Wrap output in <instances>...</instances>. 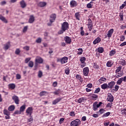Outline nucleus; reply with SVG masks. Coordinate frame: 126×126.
Segmentation results:
<instances>
[{
    "label": "nucleus",
    "instance_id": "c85d7f7f",
    "mask_svg": "<svg viewBox=\"0 0 126 126\" xmlns=\"http://www.w3.org/2000/svg\"><path fill=\"white\" fill-rule=\"evenodd\" d=\"M4 115L6 116H10V112L8 111L7 109H4L3 111Z\"/></svg>",
    "mask_w": 126,
    "mask_h": 126
},
{
    "label": "nucleus",
    "instance_id": "7c9ffc66",
    "mask_svg": "<svg viewBox=\"0 0 126 126\" xmlns=\"http://www.w3.org/2000/svg\"><path fill=\"white\" fill-rule=\"evenodd\" d=\"M8 87H9V88H10V89H12V90H13V89H15V84H9L8 85Z\"/></svg>",
    "mask_w": 126,
    "mask_h": 126
},
{
    "label": "nucleus",
    "instance_id": "e433bc0d",
    "mask_svg": "<svg viewBox=\"0 0 126 126\" xmlns=\"http://www.w3.org/2000/svg\"><path fill=\"white\" fill-rule=\"evenodd\" d=\"M110 115H111V112H107L104 114L103 116H102V118H107V117H109Z\"/></svg>",
    "mask_w": 126,
    "mask_h": 126
},
{
    "label": "nucleus",
    "instance_id": "0eeeda50",
    "mask_svg": "<svg viewBox=\"0 0 126 126\" xmlns=\"http://www.w3.org/2000/svg\"><path fill=\"white\" fill-rule=\"evenodd\" d=\"M56 18H57V15L56 14H52L50 16L49 21L50 23H53V22H55V20H56Z\"/></svg>",
    "mask_w": 126,
    "mask_h": 126
},
{
    "label": "nucleus",
    "instance_id": "4d7b16f0",
    "mask_svg": "<svg viewBox=\"0 0 126 126\" xmlns=\"http://www.w3.org/2000/svg\"><path fill=\"white\" fill-rule=\"evenodd\" d=\"M42 42V38L39 37L36 40V43H37L38 44L41 43Z\"/></svg>",
    "mask_w": 126,
    "mask_h": 126
},
{
    "label": "nucleus",
    "instance_id": "052dcab7",
    "mask_svg": "<svg viewBox=\"0 0 126 126\" xmlns=\"http://www.w3.org/2000/svg\"><path fill=\"white\" fill-rule=\"evenodd\" d=\"M15 54L16 55H19V54H20V49H17L15 52Z\"/></svg>",
    "mask_w": 126,
    "mask_h": 126
},
{
    "label": "nucleus",
    "instance_id": "20e7f679",
    "mask_svg": "<svg viewBox=\"0 0 126 126\" xmlns=\"http://www.w3.org/2000/svg\"><path fill=\"white\" fill-rule=\"evenodd\" d=\"M88 28L89 31H92V29H93V22H92V20L91 19L89 18L88 19Z\"/></svg>",
    "mask_w": 126,
    "mask_h": 126
},
{
    "label": "nucleus",
    "instance_id": "ea45409f",
    "mask_svg": "<svg viewBox=\"0 0 126 126\" xmlns=\"http://www.w3.org/2000/svg\"><path fill=\"white\" fill-rule=\"evenodd\" d=\"M28 66L29 67H33L34 66V63L32 61H30L28 64Z\"/></svg>",
    "mask_w": 126,
    "mask_h": 126
},
{
    "label": "nucleus",
    "instance_id": "a18cd8bd",
    "mask_svg": "<svg viewBox=\"0 0 126 126\" xmlns=\"http://www.w3.org/2000/svg\"><path fill=\"white\" fill-rule=\"evenodd\" d=\"M85 61H86V58L84 57H82L80 59V61L81 62V63H85Z\"/></svg>",
    "mask_w": 126,
    "mask_h": 126
},
{
    "label": "nucleus",
    "instance_id": "f704fd0d",
    "mask_svg": "<svg viewBox=\"0 0 126 126\" xmlns=\"http://www.w3.org/2000/svg\"><path fill=\"white\" fill-rule=\"evenodd\" d=\"M123 66L120 65L117 68V69L115 71V73H118V72H121L122 71V68Z\"/></svg>",
    "mask_w": 126,
    "mask_h": 126
},
{
    "label": "nucleus",
    "instance_id": "a19ab883",
    "mask_svg": "<svg viewBox=\"0 0 126 126\" xmlns=\"http://www.w3.org/2000/svg\"><path fill=\"white\" fill-rule=\"evenodd\" d=\"M92 3H93V2L91 1L90 3H88L87 4V7L88 8H92V6H93V4Z\"/></svg>",
    "mask_w": 126,
    "mask_h": 126
},
{
    "label": "nucleus",
    "instance_id": "864d4df0",
    "mask_svg": "<svg viewBox=\"0 0 126 126\" xmlns=\"http://www.w3.org/2000/svg\"><path fill=\"white\" fill-rule=\"evenodd\" d=\"M121 112L122 115H124V114H125V115H126V108L122 109Z\"/></svg>",
    "mask_w": 126,
    "mask_h": 126
},
{
    "label": "nucleus",
    "instance_id": "cd10ccee",
    "mask_svg": "<svg viewBox=\"0 0 126 126\" xmlns=\"http://www.w3.org/2000/svg\"><path fill=\"white\" fill-rule=\"evenodd\" d=\"M46 94H48V92L43 91L39 93V96L42 97V96H45Z\"/></svg>",
    "mask_w": 126,
    "mask_h": 126
},
{
    "label": "nucleus",
    "instance_id": "0e129e2a",
    "mask_svg": "<svg viewBox=\"0 0 126 126\" xmlns=\"http://www.w3.org/2000/svg\"><path fill=\"white\" fill-rule=\"evenodd\" d=\"M16 79H21V75L19 74H17L16 75Z\"/></svg>",
    "mask_w": 126,
    "mask_h": 126
},
{
    "label": "nucleus",
    "instance_id": "58836bf2",
    "mask_svg": "<svg viewBox=\"0 0 126 126\" xmlns=\"http://www.w3.org/2000/svg\"><path fill=\"white\" fill-rule=\"evenodd\" d=\"M97 51L98 53L102 54L104 52V48L103 47H98L97 48Z\"/></svg>",
    "mask_w": 126,
    "mask_h": 126
},
{
    "label": "nucleus",
    "instance_id": "774afa93",
    "mask_svg": "<svg viewBox=\"0 0 126 126\" xmlns=\"http://www.w3.org/2000/svg\"><path fill=\"white\" fill-rule=\"evenodd\" d=\"M88 88H91L92 87H93V85L92 83H89L88 84L87 86Z\"/></svg>",
    "mask_w": 126,
    "mask_h": 126
},
{
    "label": "nucleus",
    "instance_id": "bf43d9fd",
    "mask_svg": "<svg viewBox=\"0 0 126 126\" xmlns=\"http://www.w3.org/2000/svg\"><path fill=\"white\" fill-rule=\"evenodd\" d=\"M28 29V26L24 27V28L23 30V32L24 33H25V32H26L27 31Z\"/></svg>",
    "mask_w": 126,
    "mask_h": 126
},
{
    "label": "nucleus",
    "instance_id": "dca6fc26",
    "mask_svg": "<svg viewBox=\"0 0 126 126\" xmlns=\"http://www.w3.org/2000/svg\"><path fill=\"white\" fill-rule=\"evenodd\" d=\"M63 99V98L62 97H59L56 99H55L54 100L52 101L53 105H57L59 102H60L61 100Z\"/></svg>",
    "mask_w": 126,
    "mask_h": 126
},
{
    "label": "nucleus",
    "instance_id": "c03bdc74",
    "mask_svg": "<svg viewBox=\"0 0 126 126\" xmlns=\"http://www.w3.org/2000/svg\"><path fill=\"white\" fill-rule=\"evenodd\" d=\"M113 65V64L112 63V62L111 61H108L106 63V66L107 67H111Z\"/></svg>",
    "mask_w": 126,
    "mask_h": 126
},
{
    "label": "nucleus",
    "instance_id": "c756f323",
    "mask_svg": "<svg viewBox=\"0 0 126 126\" xmlns=\"http://www.w3.org/2000/svg\"><path fill=\"white\" fill-rule=\"evenodd\" d=\"M25 109H26V105H23L20 107V111L21 113L22 112H24L25 111Z\"/></svg>",
    "mask_w": 126,
    "mask_h": 126
},
{
    "label": "nucleus",
    "instance_id": "bb28decb",
    "mask_svg": "<svg viewBox=\"0 0 126 126\" xmlns=\"http://www.w3.org/2000/svg\"><path fill=\"white\" fill-rule=\"evenodd\" d=\"M86 100V98H85V97H80L78 100V103H79L80 104L82 103V102H84Z\"/></svg>",
    "mask_w": 126,
    "mask_h": 126
},
{
    "label": "nucleus",
    "instance_id": "13d9d810",
    "mask_svg": "<svg viewBox=\"0 0 126 126\" xmlns=\"http://www.w3.org/2000/svg\"><path fill=\"white\" fill-rule=\"evenodd\" d=\"M119 16L121 18V21H123L124 20V14L120 13L119 14Z\"/></svg>",
    "mask_w": 126,
    "mask_h": 126
},
{
    "label": "nucleus",
    "instance_id": "37998d69",
    "mask_svg": "<svg viewBox=\"0 0 126 126\" xmlns=\"http://www.w3.org/2000/svg\"><path fill=\"white\" fill-rule=\"evenodd\" d=\"M116 54V50H112L109 53V56H110L111 57L114 56V55H115Z\"/></svg>",
    "mask_w": 126,
    "mask_h": 126
},
{
    "label": "nucleus",
    "instance_id": "4c0bfd02",
    "mask_svg": "<svg viewBox=\"0 0 126 126\" xmlns=\"http://www.w3.org/2000/svg\"><path fill=\"white\" fill-rule=\"evenodd\" d=\"M123 78H121L119 79V80L117 81V85H121L123 82Z\"/></svg>",
    "mask_w": 126,
    "mask_h": 126
},
{
    "label": "nucleus",
    "instance_id": "79ce46f5",
    "mask_svg": "<svg viewBox=\"0 0 126 126\" xmlns=\"http://www.w3.org/2000/svg\"><path fill=\"white\" fill-rule=\"evenodd\" d=\"M76 78H77V79H78V80H79V81L80 82L82 81V77H81V76L79 74L76 75Z\"/></svg>",
    "mask_w": 126,
    "mask_h": 126
},
{
    "label": "nucleus",
    "instance_id": "9b49d317",
    "mask_svg": "<svg viewBox=\"0 0 126 126\" xmlns=\"http://www.w3.org/2000/svg\"><path fill=\"white\" fill-rule=\"evenodd\" d=\"M64 40L66 44H71V38L68 36H66L64 37Z\"/></svg>",
    "mask_w": 126,
    "mask_h": 126
},
{
    "label": "nucleus",
    "instance_id": "3c124183",
    "mask_svg": "<svg viewBox=\"0 0 126 126\" xmlns=\"http://www.w3.org/2000/svg\"><path fill=\"white\" fill-rule=\"evenodd\" d=\"M31 61V58H27L25 60V63H28Z\"/></svg>",
    "mask_w": 126,
    "mask_h": 126
},
{
    "label": "nucleus",
    "instance_id": "2eb2a0df",
    "mask_svg": "<svg viewBox=\"0 0 126 126\" xmlns=\"http://www.w3.org/2000/svg\"><path fill=\"white\" fill-rule=\"evenodd\" d=\"M47 5V2L45 1H40L37 4V6H39V7H45Z\"/></svg>",
    "mask_w": 126,
    "mask_h": 126
},
{
    "label": "nucleus",
    "instance_id": "473e14b6",
    "mask_svg": "<svg viewBox=\"0 0 126 126\" xmlns=\"http://www.w3.org/2000/svg\"><path fill=\"white\" fill-rule=\"evenodd\" d=\"M93 67L95 69H100V67L99 66V65L97 64V63H94Z\"/></svg>",
    "mask_w": 126,
    "mask_h": 126
},
{
    "label": "nucleus",
    "instance_id": "9d476101",
    "mask_svg": "<svg viewBox=\"0 0 126 126\" xmlns=\"http://www.w3.org/2000/svg\"><path fill=\"white\" fill-rule=\"evenodd\" d=\"M68 61V58L66 57H63L61 58V63L63 64V63H66Z\"/></svg>",
    "mask_w": 126,
    "mask_h": 126
},
{
    "label": "nucleus",
    "instance_id": "412c9836",
    "mask_svg": "<svg viewBox=\"0 0 126 126\" xmlns=\"http://www.w3.org/2000/svg\"><path fill=\"white\" fill-rule=\"evenodd\" d=\"M119 64H121V65H126V61L124 59H120L119 61Z\"/></svg>",
    "mask_w": 126,
    "mask_h": 126
},
{
    "label": "nucleus",
    "instance_id": "6e6d98bb",
    "mask_svg": "<svg viewBox=\"0 0 126 126\" xmlns=\"http://www.w3.org/2000/svg\"><path fill=\"white\" fill-rule=\"evenodd\" d=\"M100 91H101V89H100V88H97L94 91V93L95 94L99 93Z\"/></svg>",
    "mask_w": 126,
    "mask_h": 126
},
{
    "label": "nucleus",
    "instance_id": "5701e85b",
    "mask_svg": "<svg viewBox=\"0 0 126 126\" xmlns=\"http://www.w3.org/2000/svg\"><path fill=\"white\" fill-rule=\"evenodd\" d=\"M70 5L71 7H74V6H76L77 4L76 3V1L75 0H71L70 2Z\"/></svg>",
    "mask_w": 126,
    "mask_h": 126
},
{
    "label": "nucleus",
    "instance_id": "393cba45",
    "mask_svg": "<svg viewBox=\"0 0 126 126\" xmlns=\"http://www.w3.org/2000/svg\"><path fill=\"white\" fill-rule=\"evenodd\" d=\"M30 116V118L27 119V123L28 124H29L30 123V125L32 124V123H33V116H32V115L29 116Z\"/></svg>",
    "mask_w": 126,
    "mask_h": 126
},
{
    "label": "nucleus",
    "instance_id": "aec40b11",
    "mask_svg": "<svg viewBox=\"0 0 126 126\" xmlns=\"http://www.w3.org/2000/svg\"><path fill=\"white\" fill-rule=\"evenodd\" d=\"M115 73V77H116V78H119V77H121L124 75V72L123 71Z\"/></svg>",
    "mask_w": 126,
    "mask_h": 126
},
{
    "label": "nucleus",
    "instance_id": "5fc2aeb1",
    "mask_svg": "<svg viewBox=\"0 0 126 126\" xmlns=\"http://www.w3.org/2000/svg\"><path fill=\"white\" fill-rule=\"evenodd\" d=\"M85 66H86V63L85 62H81V67L83 68Z\"/></svg>",
    "mask_w": 126,
    "mask_h": 126
},
{
    "label": "nucleus",
    "instance_id": "6e6552de",
    "mask_svg": "<svg viewBox=\"0 0 126 126\" xmlns=\"http://www.w3.org/2000/svg\"><path fill=\"white\" fill-rule=\"evenodd\" d=\"M83 73L84 76H88V74H89V68L88 67H86L83 68Z\"/></svg>",
    "mask_w": 126,
    "mask_h": 126
},
{
    "label": "nucleus",
    "instance_id": "b1692460",
    "mask_svg": "<svg viewBox=\"0 0 126 126\" xmlns=\"http://www.w3.org/2000/svg\"><path fill=\"white\" fill-rule=\"evenodd\" d=\"M101 88L102 89H103V90H105V89H109V87L107 83H104L103 84L101 85Z\"/></svg>",
    "mask_w": 126,
    "mask_h": 126
},
{
    "label": "nucleus",
    "instance_id": "f257e3e1",
    "mask_svg": "<svg viewBox=\"0 0 126 126\" xmlns=\"http://www.w3.org/2000/svg\"><path fill=\"white\" fill-rule=\"evenodd\" d=\"M61 30L58 32L59 35H61V34H63L64 32H65L67 30L69 29V24L66 22H64L63 23L61 24Z\"/></svg>",
    "mask_w": 126,
    "mask_h": 126
},
{
    "label": "nucleus",
    "instance_id": "f03ea898",
    "mask_svg": "<svg viewBox=\"0 0 126 126\" xmlns=\"http://www.w3.org/2000/svg\"><path fill=\"white\" fill-rule=\"evenodd\" d=\"M43 63H44V60L40 57H37L35 60V67H37L38 66V63L41 64Z\"/></svg>",
    "mask_w": 126,
    "mask_h": 126
},
{
    "label": "nucleus",
    "instance_id": "680f3d73",
    "mask_svg": "<svg viewBox=\"0 0 126 126\" xmlns=\"http://www.w3.org/2000/svg\"><path fill=\"white\" fill-rule=\"evenodd\" d=\"M24 50H26V51H29L30 50V47L28 46H26L23 47Z\"/></svg>",
    "mask_w": 126,
    "mask_h": 126
},
{
    "label": "nucleus",
    "instance_id": "ddd939ff",
    "mask_svg": "<svg viewBox=\"0 0 126 126\" xmlns=\"http://www.w3.org/2000/svg\"><path fill=\"white\" fill-rule=\"evenodd\" d=\"M107 100L108 102H114V96H113L111 94H108Z\"/></svg>",
    "mask_w": 126,
    "mask_h": 126
},
{
    "label": "nucleus",
    "instance_id": "4be33fe9",
    "mask_svg": "<svg viewBox=\"0 0 126 126\" xmlns=\"http://www.w3.org/2000/svg\"><path fill=\"white\" fill-rule=\"evenodd\" d=\"M100 42H101V38L97 37L94 40L93 44L94 45H96V44L100 43Z\"/></svg>",
    "mask_w": 126,
    "mask_h": 126
},
{
    "label": "nucleus",
    "instance_id": "a878e982",
    "mask_svg": "<svg viewBox=\"0 0 126 126\" xmlns=\"http://www.w3.org/2000/svg\"><path fill=\"white\" fill-rule=\"evenodd\" d=\"M0 20H1L4 23H7V20L5 19L2 15H0Z\"/></svg>",
    "mask_w": 126,
    "mask_h": 126
},
{
    "label": "nucleus",
    "instance_id": "338daca9",
    "mask_svg": "<svg viewBox=\"0 0 126 126\" xmlns=\"http://www.w3.org/2000/svg\"><path fill=\"white\" fill-rule=\"evenodd\" d=\"M69 115L71 117H73L74 116H75V113H74V111H71L70 112Z\"/></svg>",
    "mask_w": 126,
    "mask_h": 126
},
{
    "label": "nucleus",
    "instance_id": "09e8293b",
    "mask_svg": "<svg viewBox=\"0 0 126 126\" xmlns=\"http://www.w3.org/2000/svg\"><path fill=\"white\" fill-rule=\"evenodd\" d=\"M101 81H103V82H106V81H107V79L104 77H101L99 79V82H102Z\"/></svg>",
    "mask_w": 126,
    "mask_h": 126
},
{
    "label": "nucleus",
    "instance_id": "423d86ee",
    "mask_svg": "<svg viewBox=\"0 0 126 126\" xmlns=\"http://www.w3.org/2000/svg\"><path fill=\"white\" fill-rule=\"evenodd\" d=\"M26 113L27 114V116H32V114H33V107H28L26 111Z\"/></svg>",
    "mask_w": 126,
    "mask_h": 126
},
{
    "label": "nucleus",
    "instance_id": "8fccbe9b",
    "mask_svg": "<svg viewBox=\"0 0 126 126\" xmlns=\"http://www.w3.org/2000/svg\"><path fill=\"white\" fill-rule=\"evenodd\" d=\"M70 71V70L69 69V68H67L65 69V74H67V75H68L69 74V72Z\"/></svg>",
    "mask_w": 126,
    "mask_h": 126
},
{
    "label": "nucleus",
    "instance_id": "1a4fd4ad",
    "mask_svg": "<svg viewBox=\"0 0 126 126\" xmlns=\"http://www.w3.org/2000/svg\"><path fill=\"white\" fill-rule=\"evenodd\" d=\"M12 99L13 100L16 105L19 104V98L18 96H17V95H13L12 97Z\"/></svg>",
    "mask_w": 126,
    "mask_h": 126
},
{
    "label": "nucleus",
    "instance_id": "de8ad7c7",
    "mask_svg": "<svg viewBox=\"0 0 126 126\" xmlns=\"http://www.w3.org/2000/svg\"><path fill=\"white\" fill-rule=\"evenodd\" d=\"M42 76H43V72H42V71L39 70L38 73V77L39 78H41V77H42Z\"/></svg>",
    "mask_w": 126,
    "mask_h": 126
},
{
    "label": "nucleus",
    "instance_id": "7ed1b4c3",
    "mask_svg": "<svg viewBox=\"0 0 126 126\" xmlns=\"http://www.w3.org/2000/svg\"><path fill=\"white\" fill-rule=\"evenodd\" d=\"M102 104H103L102 102H99L98 103V102L96 101V102H94V103H93V110L94 111H97L98 108H99L100 106L102 105Z\"/></svg>",
    "mask_w": 126,
    "mask_h": 126
},
{
    "label": "nucleus",
    "instance_id": "f8f14e48",
    "mask_svg": "<svg viewBox=\"0 0 126 126\" xmlns=\"http://www.w3.org/2000/svg\"><path fill=\"white\" fill-rule=\"evenodd\" d=\"M116 84V82L115 81H111L109 82L107 85L108 86L109 89H113L114 88V86H115Z\"/></svg>",
    "mask_w": 126,
    "mask_h": 126
},
{
    "label": "nucleus",
    "instance_id": "69168bd1",
    "mask_svg": "<svg viewBox=\"0 0 126 126\" xmlns=\"http://www.w3.org/2000/svg\"><path fill=\"white\" fill-rule=\"evenodd\" d=\"M52 86L53 87H57L58 86V82H54L52 84Z\"/></svg>",
    "mask_w": 126,
    "mask_h": 126
},
{
    "label": "nucleus",
    "instance_id": "e2e57ef3",
    "mask_svg": "<svg viewBox=\"0 0 126 126\" xmlns=\"http://www.w3.org/2000/svg\"><path fill=\"white\" fill-rule=\"evenodd\" d=\"M125 39H126V37H125L124 35H121L120 36V41H122L123 42V41H125Z\"/></svg>",
    "mask_w": 126,
    "mask_h": 126
},
{
    "label": "nucleus",
    "instance_id": "49530a36",
    "mask_svg": "<svg viewBox=\"0 0 126 126\" xmlns=\"http://www.w3.org/2000/svg\"><path fill=\"white\" fill-rule=\"evenodd\" d=\"M78 50L79 51L78 52L77 55H82L83 53V49L82 48H79Z\"/></svg>",
    "mask_w": 126,
    "mask_h": 126
},
{
    "label": "nucleus",
    "instance_id": "72a5a7b5",
    "mask_svg": "<svg viewBox=\"0 0 126 126\" xmlns=\"http://www.w3.org/2000/svg\"><path fill=\"white\" fill-rule=\"evenodd\" d=\"M15 109V106H14V105H10L8 108V111H10V112L11 111H14Z\"/></svg>",
    "mask_w": 126,
    "mask_h": 126
},
{
    "label": "nucleus",
    "instance_id": "f3484780",
    "mask_svg": "<svg viewBox=\"0 0 126 126\" xmlns=\"http://www.w3.org/2000/svg\"><path fill=\"white\" fill-rule=\"evenodd\" d=\"M20 4L22 8H25V7H26V6H27V4H26V3L25 2V1H24V0H22L20 2Z\"/></svg>",
    "mask_w": 126,
    "mask_h": 126
},
{
    "label": "nucleus",
    "instance_id": "a211bd4d",
    "mask_svg": "<svg viewBox=\"0 0 126 126\" xmlns=\"http://www.w3.org/2000/svg\"><path fill=\"white\" fill-rule=\"evenodd\" d=\"M114 33V29H110L107 33V36L108 37V38H111L112 37V35H113V33Z\"/></svg>",
    "mask_w": 126,
    "mask_h": 126
},
{
    "label": "nucleus",
    "instance_id": "2f4dec72",
    "mask_svg": "<svg viewBox=\"0 0 126 126\" xmlns=\"http://www.w3.org/2000/svg\"><path fill=\"white\" fill-rule=\"evenodd\" d=\"M53 93L54 94V95H59V94H61V89H58L55 92H53Z\"/></svg>",
    "mask_w": 126,
    "mask_h": 126
},
{
    "label": "nucleus",
    "instance_id": "6ab92c4d",
    "mask_svg": "<svg viewBox=\"0 0 126 126\" xmlns=\"http://www.w3.org/2000/svg\"><path fill=\"white\" fill-rule=\"evenodd\" d=\"M35 21V17L33 15L30 16V19H29V23L32 24Z\"/></svg>",
    "mask_w": 126,
    "mask_h": 126
},
{
    "label": "nucleus",
    "instance_id": "39448f33",
    "mask_svg": "<svg viewBox=\"0 0 126 126\" xmlns=\"http://www.w3.org/2000/svg\"><path fill=\"white\" fill-rule=\"evenodd\" d=\"M81 124V122L79 119H76L72 121L70 123L71 126H78Z\"/></svg>",
    "mask_w": 126,
    "mask_h": 126
},
{
    "label": "nucleus",
    "instance_id": "603ef678",
    "mask_svg": "<svg viewBox=\"0 0 126 126\" xmlns=\"http://www.w3.org/2000/svg\"><path fill=\"white\" fill-rule=\"evenodd\" d=\"M120 88V86L118 85H115L114 89H113V91H118L119 89Z\"/></svg>",
    "mask_w": 126,
    "mask_h": 126
},
{
    "label": "nucleus",
    "instance_id": "4468645a",
    "mask_svg": "<svg viewBox=\"0 0 126 126\" xmlns=\"http://www.w3.org/2000/svg\"><path fill=\"white\" fill-rule=\"evenodd\" d=\"M90 99L91 100H97L98 98V95L95 94H91L90 95Z\"/></svg>",
    "mask_w": 126,
    "mask_h": 126
},
{
    "label": "nucleus",
    "instance_id": "c9c22d12",
    "mask_svg": "<svg viewBox=\"0 0 126 126\" xmlns=\"http://www.w3.org/2000/svg\"><path fill=\"white\" fill-rule=\"evenodd\" d=\"M75 17L77 20H80V14H79V12L75 14Z\"/></svg>",
    "mask_w": 126,
    "mask_h": 126
}]
</instances>
